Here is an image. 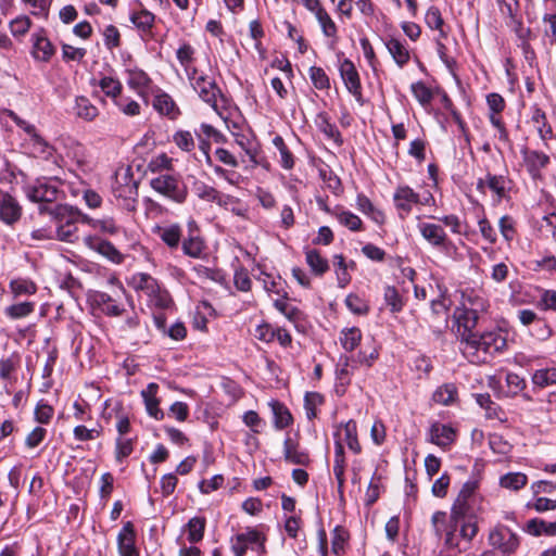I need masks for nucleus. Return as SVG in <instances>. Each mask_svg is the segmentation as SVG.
I'll list each match as a JSON object with an SVG mask.
<instances>
[{"mask_svg":"<svg viewBox=\"0 0 556 556\" xmlns=\"http://www.w3.org/2000/svg\"><path fill=\"white\" fill-rule=\"evenodd\" d=\"M26 132L29 136L27 144L35 156L48 159L52 155L53 147L36 132L35 126H28Z\"/></svg>","mask_w":556,"mask_h":556,"instance_id":"26","label":"nucleus"},{"mask_svg":"<svg viewBox=\"0 0 556 556\" xmlns=\"http://www.w3.org/2000/svg\"><path fill=\"white\" fill-rule=\"evenodd\" d=\"M264 289L270 294H276L280 296V299H287V292L283 289V281L280 277H273L270 275H265L263 280Z\"/></svg>","mask_w":556,"mask_h":556,"instance_id":"64","label":"nucleus"},{"mask_svg":"<svg viewBox=\"0 0 556 556\" xmlns=\"http://www.w3.org/2000/svg\"><path fill=\"white\" fill-rule=\"evenodd\" d=\"M157 391L159 386L155 382H151L141 391V396L148 415L156 420H162L164 418V412L160 408Z\"/></svg>","mask_w":556,"mask_h":556,"instance_id":"23","label":"nucleus"},{"mask_svg":"<svg viewBox=\"0 0 556 556\" xmlns=\"http://www.w3.org/2000/svg\"><path fill=\"white\" fill-rule=\"evenodd\" d=\"M454 318L457 325V333L460 338V344L467 339V334H473L472 331L478 323L479 314L465 307H457L454 312Z\"/></svg>","mask_w":556,"mask_h":556,"instance_id":"18","label":"nucleus"},{"mask_svg":"<svg viewBox=\"0 0 556 556\" xmlns=\"http://www.w3.org/2000/svg\"><path fill=\"white\" fill-rule=\"evenodd\" d=\"M412 92L421 105H428L432 101L433 93L422 81L414 83L410 86Z\"/></svg>","mask_w":556,"mask_h":556,"instance_id":"63","label":"nucleus"},{"mask_svg":"<svg viewBox=\"0 0 556 556\" xmlns=\"http://www.w3.org/2000/svg\"><path fill=\"white\" fill-rule=\"evenodd\" d=\"M84 242L114 264H121L124 261V255L109 241L87 236L84 237Z\"/></svg>","mask_w":556,"mask_h":556,"instance_id":"20","label":"nucleus"},{"mask_svg":"<svg viewBox=\"0 0 556 556\" xmlns=\"http://www.w3.org/2000/svg\"><path fill=\"white\" fill-rule=\"evenodd\" d=\"M119 556H139L136 546V531L132 522L127 521L117 535Z\"/></svg>","mask_w":556,"mask_h":556,"instance_id":"19","label":"nucleus"},{"mask_svg":"<svg viewBox=\"0 0 556 556\" xmlns=\"http://www.w3.org/2000/svg\"><path fill=\"white\" fill-rule=\"evenodd\" d=\"M265 539L255 529H247V531L236 534L231 539V548L235 556H243L249 548L254 544L264 548Z\"/></svg>","mask_w":556,"mask_h":556,"instance_id":"16","label":"nucleus"},{"mask_svg":"<svg viewBox=\"0 0 556 556\" xmlns=\"http://www.w3.org/2000/svg\"><path fill=\"white\" fill-rule=\"evenodd\" d=\"M383 296H384L386 304L390 307V311L392 313H399L403 309L404 300L400 295L396 288H394L392 286L386 287Z\"/></svg>","mask_w":556,"mask_h":556,"instance_id":"53","label":"nucleus"},{"mask_svg":"<svg viewBox=\"0 0 556 556\" xmlns=\"http://www.w3.org/2000/svg\"><path fill=\"white\" fill-rule=\"evenodd\" d=\"M456 396V387L453 383H445L434 391L432 400L441 405H450L455 401Z\"/></svg>","mask_w":556,"mask_h":556,"instance_id":"44","label":"nucleus"},{"mask_svg":"<svg viewBox=\"0 0 556 556\" xmlns=\"http://www.w3.org/2000/svg\"><path fill=\"white\" fill-rule=\"evenodd\" d=\"M130 20L138 29L146 33L152 28L154 15L147 10H141L139 12H134Z\"/></svg>","mask_w":556,"mask_h":556,"instance_id":"56","label":"nucleus"},{"mask_svg":"<svg viewBox=\"0 0 556 556\" xmlns=\"http://www.w3.org/2000/svg\"><path fill=\"white\" fill-rule=\"evenodd\" d=\"M131 286L135 290L142 292L151 305L159 308H166L170 304L168 292L161 288L157 280L149 274L138 273L131 277Z\"/></svg>","mask_w":556,"mask_h":556,"instance_id":"8","label":"nucleus"},{"mask_svg":"<svg viewBox=\"0 0 556 556\" xmlns=\"http://www.w3.org/2000/svg\"><path fill=\"white\" fill-rule=\"evenodd\" d=\"M348 539V531L343 527L337 526L331 535V552L337 556L342 555L344 553Z\"/></svg>","mask_w":556,"mask_h":556,"instance_id":"49","label":"nucleus"},{"mask_svg":"<svg viewBox=\"0 0 556 556\" xmlns=\"http://www.w3.org/2000/svg\"><path fill=\"white\" fill-rule=\"evenodd\" d=\"M174 143L182 151L190 152L195 147L192 134L188 130H178L173 136Z\"/></svg>","mask_w":556,"mask_h":556,"instance_id":"61","label":"nucleus"},{"mask_svg":"<svg viewBox=\"0 0 556 556\" xmlns=\"http://www.w3.org/2000/svg\"><path fill=\"white\" fill-rule=\"evenodd\" d=\"M527 482L528 478L522 472H508L504 475L500 480L501 486L514 491L522 489Z\"/></svg>","mask_w":556,"mask_h":556,"instance_id":"47","label":"nucleus"},{"mask_svg":"<svg viewBox=\"0 0 556 556\" xmlns=\"http://www.w3.org/2000/svg\"><path fill=\"white\" fill-rule=\"evenodd\" d=\"M340 76L344 83L348 91L355 98V100L359 103L363 102V92H362V84L358 72L354 65V63L344 59L339 66Z\"/></svg>","mask_w":556,"mask_h":556,"instance_id":"15","label":"nucleus"},{"mask_svg":"<svg viewBox=\"0 0 556 556\" xmlns=\"http://www.w3.org/2000/svg\"><path fill=\"white\" fill-rule=\"evenodd\" d=\"M455 430L444 424L434 422L429 429V441L441 448L448 447L455 441Z\"/></svg>","mask_w":556,"mask_h":556,"instance_id":"22","label":"nucleus"},{"mask_svg":"<svg viewBox=\"0 0 556 556\" xmlns=\"http://www.w3.org/2000/svg\"><path fill=\"white\" fill-rule=\"evenodd\" d=\"M73 112L76 117L86 122H91L99 115L98 108L93 105L87 97L84 96H78L75 98Z\"/></svg>","mask_w":556,"mask_h":556,"instance_id":"30","label":"nucleus"},{"mask_svg":"<svg viewBox=\"0 0 556 556\" xmlns=\"http://www.w3.org/2000/svg\"><path fill=\"white\" fill-rule=\"evenodd\" d=\"M417 227L421 237L433 248L445 252L455 248L441 225L422 222Z\"/></svg>","mask_w":556,"mask_h":556,"instance_id":"14","label":"nucleus"},{"mask_svg":"<svg viewBox=\"0 0 556 556\" xmlns=\"http://www.w3.org/2000/svg\"><path fill=\"white\" fill-rule=\"evenodd\" d=\"M187 77L192 89L199 94V97L204 102L216 109V100L220 94V90L214 78L198 68L188 71Z\"/></svg>","mask_w":556,"mask_h":556,"instance_id":"10","label":"nucleus"},{"mask_svg":"<svg viewBox=\"0 0 556 556\" xmlns=\"http://www.w3.org/2000/svg\"><path fill=\"white\" fill-rule=\"evenodd\" d=\"M506 345V336L502 330L494 329L482 334H467V339L460 344V350L470 363L482 364L505 350Z\"/></svg>","mask_w":556,"mask_h":556,"instance_id":"2","label":"nucleus"},{"mask_svg":"<svg viewBox=\"0 0 556 556\" xmlns=\"http://www.w3.org/2000/svg\"><path fill=\"white\" fill-rule=\"evenodd\" d=\"M204 250V242L199 233H189L188 238L182 242V251L186 255L198 258Z\"/></svg>","mask_w":556,"mask_h":556,"instance_id":"42","label":"nucleus"},{"mask_svg":"<svg viewBox=\"0 0 556 556\" xmlns=\"http://www.w3.org/2000/svg\"><path fill=\"white\" fill-rule=\"evenodd\" d=\"M22 216V206L11 194L0 199V219L8 225L15 224Z\"/></svg>","mask_w":556,"mask_h":556,"instance_id":"24","label":"nucleus"},{"mask_svg":"<svg viewBox=\"0 0 556 556\" xmlns=\"http://www.w3.org/2000/svg\"><path fill=\"white\" fill-rule=\"evenodd\" d=\"M195 194L204 201L215 202L218 205H226L231 201L230 197L223 195L215 188L205 185L204 182L197 184L194 187Z\"/></svg>","mask_w":556,"mask_h":556,"instance_id":"34","label":"nucleus"},{"mask_svg":"<svg viewBox=\"0 0 556 556\" xmlns=\"http://www.w3.org/2000/svg\"><path fill=\"white\" fill-rule=\"evenodd\" d=\"M150 185L154 191L176 203L185 202L188 194L185 184L170 174L159 175L151 179Z\"/></svg>","mask_w":556,"mask_h":556,"instance_id":"11","label":"nucleus"},{"mask_svg":"<svg viewBox=\"0 0 556 556\" xmlns=\"http://www.w3.org/2000/svg\"><path fill=\"white\" fill-rule=\"evenodd\" d=\"M531 121L542 140L547 141L553 137V129L551 125L547 124L546 115L542 110L535 109L532 113Z\"/></svg>","mask_w":556,"mask_h":556,"instance_id":"40","label":"nucleus"},{"mask_svg":"<svg viewBox=\"0 0 556 556\" xmlns=\"http://www.w3.org/2000/svg\"><path fill=\"white\" fill-rule=\"evenodd\" d=\"M268 405L274 415V426L276 429H285L293 422V417L286 405L278 401H271Z\"/></svg>","mask_w":556,"mask_h":556,"instance_id":"33","label":"nucleus"},{"mask_svg":"<svg viewBox=\"0 0 556 556\" xmlns=\"http://www.w3.org/2000/svg\"><path fill=\"white\" fill-rule=\"evenodd\" d=\"M283 456L285 459L291 464L305 466L309 463L308 453L300 448L299 444L290 437H287L283 442Z\"/></svg>","mask_w":556,"mask_h":556,"instance_id":"27","label":"nucleus"},{"mask_svg":"<svg viewBox=\"0 0 556 556\" xmlns=\"http://www.w3.org/2000/svg\"><path fill=\"white\" fill-rule=\"evenodd\" d=\"M112 192L115 199L121 201L119 205L124 210L128 212L136 210L138 185L134 179L130 167H121L115 172L114 181L112 182Z\"/></svg>","mask_w":556,"mask_h":556,"instance_id":"4","label":"nucleus"},{"mask_svg":"<svg viewBox=\"0 0 556 556\" xmlns=\"http://www.w3.org/2000/svg\"><path fill=\"white\" fill-rule=\"evenodd\" d=\"M308 75L312 84L318 90H327L330 88V79L324 68L312 66L308 70Z\"/></svg>","mask_w":556,"mask_h":556,"instance_id":"57","label":"nucleus"},{"mask_svg":"<svg viewBox=\"0 0 556 556\" xmlns=\"http://www.w3.org/2000/svg\"><path fill=\"white\" fill-rule=\"evenodd\" d=\"M477 522L472 521V519H462L457 531V536L459 541L462 539L466 543H470L472 539L477 535Z\"/></svg>","mask_w":556,"mask_h":556,"instance_id":"58","label":"nucleus"},{"mask_svg":"<svg viewBox=\"0 0 556 556\" xmlns=\"http://www.w3.org/2000/svg\"><path fill=\"white\" fill-rule=\"evenodd\" d=\"M362 340V332L356 327L344 328L340 334V343L342 348L348 351H354Z\"/></svg>","mask_w":556,"mask_h":556,"instance_id":"41","label":"nucleus"},{"mask_svg":"<svg viewBox=\"0 0 556 556\" xmlns=\"http://www.w3.org/2000/svg\"><path fill=\"white\" fill-rule=\"evenodd\" d=\"M176 56L180 65L184 67L186 75L188 74V71L197 70L192 64L194 60V49L191 45L182 43L178 48Z\"/></svg>","mask_w":556,"mask_h":556,"instance_id":"50","label":"nucleus"},{"mask_svg":"<svg viewBox=\"0 0 556 556\" xmlns=\"http://www.w3.org/2000/svg\"><path fill=\"white\" fill-rule=\"evenodd\" d=\"M45 210L55 219L56 236L60 240L74 242L78 239L77 223L80 219V215L77 211L63 204L45 206Z\"/></svg>","mask_w":556,"mask_h":556,"instance_id":"5","label":"nucleus"},{"mask_svg":"<svg viewBox=\"0 0 556 556\" xmlns=\"http://www.w3.org/2000/svg\"><path fill=\"white\" fill-rule=\"evenodd\" d=\"M334 442V459H333V475L338 482V492L342 496L343 488L345 482V457L343 442L346 443L348 447L355 454L362 452V446L357 439V426L354 420H349L344 425H341L336 433Z\"/></svg>","mask_w":556,"mask_h":556,"instance_id":"3","label":"nucleus"},{"mask_svg":"<svg viewBox=\"0 0 556 556\" xmlns=\"http://www.w3.org/2000/svg\"><path fill=\"white\" fill-rule=\"evenodd\" d=\"M11 292L14 296L31 295L37 292V286L30 279L17 278L10 282Z\"/></svg>","mask_w":556,"mask_h":556,"instance_id":"48","label":"nucleus"},{"mask_svg":"<svg viewBox=\"0 0 556 556\" xmlns=\"http://www.w3.org/2000/svg\"><path fill=\"white\" fill-rule=\"evenodd\" d=\"M35 309V303L21 302L5 308V315L12 319H20L30 315Z\"/></svg>","mask_w":556,"mask_h":556,"instance_id":"54","label":"nucleus"},{"mask_svg":"<svg viewBox=\"0 0 556 556\" xmlns=\"http://www.w3.org/2000/svg\"><path fill=\"white\" fill-rule=\"evenodd\" d=\"M338 222L352 231L362 229V219L354 213L345 210H336L332 212Z\"/></svg>","mask_w":556,"mask_h":556,"instance_id":"43","label":"nucleus"},{"mask_svg":"<svg viewBox=\"0 0 556 556\" xmlns=\"http://www.w3.org/2000/svg\"><path fill=\"white\" fill-rule=\"evenodd\" d=\"M506 345V336L502 330L494 329L482 334H467V339L460 344V350L470 363L482 364L505 350Z\"/></svg>","mask_w":556,"mask_h":556,"instance_id":"1","label":"nucleus"},{"mask_svg":"<svg viewBox=\"0 0 556 556\" xmlns=\"http://www.w3.org/2000/svg\"><path fill=\"white\" fill-rule=\"evenodd\" d=\"M9 27L14 37H21L28 33L31 21L27 15H20L10 22Z\"/></svg>","mask_w":556,"mask_h":556,"instance_id":"62","label":"nucleus"},{"mask_svg":"<svg viewBox=\"0 0 556 556\" xmlns=\"http://www.w3.org/2000/svg\"><path fill=\"white\" fill-rule=\"evenodd\" d=\"M316 127L330 140L337 144H342L343 140L337 126L330 122L327 113L320 112L315 118Z\"/></svg>","mask_w":556,"mask_h":556,"instance_id":"31","label":"nucleus"},{"mask_svg":"<svg viewBox=\"0 0 556 556\" xmlns=\"http://www.w3.org/2000/svg\"><path fill=\"white\" fill-rule=\"evenodd\" d=\"M532 382L540 387L545 388L556 383V368H543L534 371Z\"/></svg>","mask_w":556,"mask_h":556,"instance_id":"52","label":"nucleus"},{"mask_svg":"<svg viewBox=\"0 0 556 556\" xmlns=\"http://www.w3.org/2000/svg\"><path fill=\"white\" fill-rule=\"evenodd\" d=\"M156 233L168 248H178L181 240V229L178 225L157 227Z\"/></svg>","mask_w":556,"mask_h":556,"instance_id":"36","label":"nucleus"},{"mask_svg":"<svg viewBox=\"0 0 556 556\" xmlns=\"http://www.w3.org/2000/svg\"><path fill=\"white\" fill-rule=\"evenodd\" d=\"M127 73L128 86L131 89L136 90L139 94L144 93L148 90L149 85L151 83V79L149 78L147 73H144L142 70H129Z\"/></svg>","mask_w":556,"mask_h":556,"instance_id":"37","label":"nucleus"},{"mask_svg":"<svg viewBox=\"0 0 556 556\" xmlns=\"http://www.w3.org/2000/svg\"><path fill=\"white\" fill-rule=\"evenodd\" d=\"M463 307L480 315L489 308V302L482 292L468 290L463 293Z\"/></svg>","mask_w":556,"mask_h":556,"instance_id":"29","label":"nucleus"},{"mask_svg":"<svg viewBox=\"0 0 556 556\" xmlns=\"http://www.w3.org/2000/svg\"><path fill=\"white\" fill-rule=\"evenodd\" d=\"M462 518L450 515L445 511L438 510L431 517V526L435 535L444 541V545L448 549H457L462 552L464 548L460 546V541L457 536V531Z\"/></svg>","mask_w":556,"mask_h":556,"instance_id":"6","label":"nucleus"},{"mask_svg":"<svg viewBox=\"0 0 556 556\" xmlns=\"http://www.w3.org/2000/svg\"><path fill=\"white\" fill-rule=\"evenodd\" d=\"M489 544L500 551L503 555H510L519 546V538L508 527L498 526L489 533Z\"/></svg>","mask_w":556,"mask_h":556,"instance_id":"13","label":"nucleus"},{"mask_svg":"<svg viewBox=\"0 0 556 556\" xmlns=\"http://www.w3.org/2000/svg\"><path fill=\"white\" fill-rule=\"evenodd\" d=\"M355 367V361L351 357L346 355L340 357L336 374L341 384H349L351 382V376Z\"/></svg>","mask_w":556,"mask_h":556,"instance_id":"45","label":"nucleus"},{"mask_svg":"<svg viewBox=\"0 0 556 556\" xmlns=\"http://www.w3.org/2000/svg\"><path fill=\"white\" fill-rule=\"evenodd\" d=\"M356 206L362 213L368 215L376 224L384 223V214L380 210L376 208L367 197L359 194L356 199Z\"/></svg>","mask_w":556,"mask_h":556,"instance_id":"39","label":"nucleus"},{"mask_svg":"<svg viewBox=\"0 0 556 556\" xmlns=\"http://www.w3.org/2000/svg\"><path fill=\"white\" fill-rule=\"evenodd\" d=\"M273 144L279 151V155H280L279 162H280L281 166L286 169L292 168L294 165L293 155L290 152V150L288 149V147L286 146L282 137L276 136L273 139Z\"/></svg>","mask_w":556,"mask_h":556,"instance_id":"55","label":"nucleus"},{"mask_svg":"<svg viewBox=\"0 0 556 556\" xmlns=\"http://www.w3.org/2000/svg\"><path fill=\"white\" fill-rule=\"evenodd\" d=\"M206 520L204 517H193L186 525L188 541L192 544L200 542L204 536Z\"/></svg>","mask_w":556,"mask_h":556,"instance_id":"38","label":"nucleus"},{"mask_svg":"<svg viewBox=\"0 0 556 556\" xmlns=\"http://www.w3.org/2000/svg\"><path fill=\"white\" fill-rule=\"evenodd\" d=\"M478 483L476 481H467L463 484L451 513L462 519H472L480 510L481 496L477 492Z\"/></svg>","mask_w":556,"mask_h":556,"instance_id":"7","label":"nucleus"},{"mask_svg":"<svg viewBox=\"0 0 556 556\" xmlns=\"http://www.w3.org/2000/svg\"><path fill=\"white\" fill-rule=\"evenodd\" d=\"M523 161L533 178L541 175V170L549 164V156L536 150H525Z\"/></svg>","mask_w":556,"mask_h":556,"instance_id":"25","label":"nucleus"},{"mask_svg":"<svg viewBox=\"0 0 556 556\" xmlns=\"http://www.w3.org/2000/svg\"><path fill=\"white\" fill-rule=\"evenodd\" d=\"M92 300L101 312L108 316H119L125 311L123 305L104 292H97Z\"/></svg>","mask_w":556,"mask_h":556,"instance_id":"28","label":"nucleus"},{"mask_svg":"<svg viewBox=\"0 0 556 556\" xmlns=\"http://www.w3.org/2000/svg\"><path fill=\"white\" fill-rule=\"evenodd\" d=\"M386 47H387L389 53L391 54V56L393 58L394 62L400 67H403L405 64L408 63L409 56H410L409 51H408L407 47L402 41H400L396 38H390L386 42Z\"/></svg>","mask_w":556,"mask_h":556,"instance_id":"35","label":"nucleus"},{"mask_svg":"<svg viewBox=\"0 0 556 556\" xmlns=\"http://www.w3.org/2000/svg\"><path fill=\"white\" fill-rule=\"evenodd\" d=\"M31 55L36 61L49 62L55 53V49L47 38L43 29L31 35Z\"/></svg>","mask_w":556,"mask_h":556,"instance_id":"21","label":"nucleus"},{"mask_svg":"<svg viewBox=\"0 0 556 556\" xmlns=\"http://www.w3.org/2000/svg\"><path fill=\"white\" fill-rule=\"evenodd\" d=\"M26 195L31 202L46 203L39 207L40 212H47L45 206H53L60 197L59 181L52 179H38L26 187Z\"/></svg>","mask_w":556,"mask_h":556,"instance_id":"9","label":"nucleus"},{"mask_svg":"<svg viewBox=\"0 0 556 556\" xmlns=\"http://www.w3.org/2000/svg\"><path fill=\"white\" fill-rule=\"evenodd\" d=\"M306 263L316 275L325 274L329 266L326 258H324L317 250H307L305 253Z\"/></svg>","mask_w":556,"mask_h":556,"instance_id":"46","label":"nucleus"},{"mask_svg":"<svg viewBox=\"0 0 556 556\" xmlns=\"http://www.w3.org/2000/svg\"><path fill=\"white\" fill-rule=\"evenodd\" d=\"M304 8L314 14L318 22L321 33L325 37L331 40L332 45L338 42V26L324 8L320 0H302Z\"/></svg>","mask_w":556,"mask_h":556,"instance_id":"12","label":"nucleus"},{"mask_svg":"<svg viewBox=\"0 0 556 556\" xmlns=\"http://www.w3.org/2000/svg\"><path fill=\"white\" fill-rule=\"evenodd\" d=\"M324 403V396L318 392H307L304 397V408L307 419L317 417V407Z\"/></svg>","mask_w":556,"mask_h":556,"instance_id":"51","label":"nucleus"},{"mask_svg":"<svg viewBox=\"0 0 556 556\" xmlns=\"http://www.w3.org/2000/svg\"><path fill=\"white\" fill-rule=\"evenodd\" d=\"M274 306L292 323H296L301 317L299 308L286 302V299H276Z\"/></svg>","mask_w":556,"mask_h":556,"instance_id":"60","label":"nucleus"},{"mask_svg":"<svg viewBox=\"0 0 556 556\" xmlns=\"http://www.w3.org/2000/svg\"><path fill=\"white\" fill-rule=\"evenodd\" d=\"M425 20H426V24L431 29L439 30L440 37H445L446 36L445 31L443 30L444 22H443L441 12H440V10L438 8H435V7L429 8L427 13H426Z\"/></svg>","mask_w":556,"mask_h":556,"instance_id":"59","label":"nucleus"},{"mask_svg":"<svg viewBox=\"0 0 556 556\" xmlns=\"http://www.w3.org/2000/svg\"><path fill=\"white\" fill-rule=\"evenodd\" d=\"M393 201L401 218H405L413 205L419 203V194L408 186H400L395 189Z\"/></svg>","mask_w":556,"mask_h":556,"instance_id":"17","label":"nucleus"},{"mask_svg":"<svg viewBox=\"0 0 556 556\" xmlns=\"http://www.w3.org/2000/svg\"><path fill=\"white\" fill-rule=\"evenodd\" d=\"M153 106L160 114L165 115L170 119H175L180 114L175 101L167 93L155 96Z\"/></svg>","mask_w":556,"mask_h":556,"instance_id":"32","label":"nucleus"}]
</instances>
